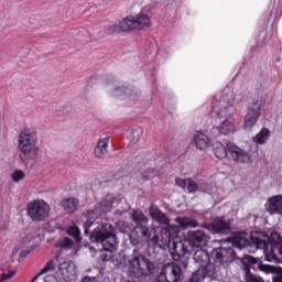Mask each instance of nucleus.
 <instances>
[{
  "label": "nucleus",
  "mask_w": 282,
  "mask_h": 282,
  "mask_svg": "<svg viewBox=\"0 0 282 282\" xmlns=\"http://www.w3.org/2000/svg\"><path fill=\"white\" fill-rule=\"evenodd\" d=\"M26 215L31 221H45L50 217V204L43 199H34L26 204Z\"/></svg>",
  "instance_id": "13"
},
{
  "label": "nucleus",
  "mask_w": 282,
  "mask_h": 282,
  "mask_svg": "<svg viewBox=\"0 0 282 282\" xmlns=\"http://www.w3.org/2000/svg\"><path fill=\"white\" fill-rule=\"evenodd\" d=\"M82 282H98V278L85 276Z\"/></svg>",
  "instance_id": "40"
},
{
  "label": "nucleus",
  "mask_w": 282,
  "mask_h": 282,
  "mask_svg": "<svg viewBox=\"0 0 282 282\" xmlns=\"http://www.w3.org/2000/svg\"><path fill=\"white\" fill-rule=\"evenodd\" d=\"M37 280H39V279H36V276H34L31 282H36Z\"/></svg>",
  "instance_id": "46"
},
{
  "label": "nucleus",
  "mask_w": 282,
  "mask_h": 282,
  "mask_svg": "<svg viewBox=\"0 0 282 282\" xmlns=\"http://www.w3.org/2000/svg\"><path fill=\"white\" fill-rule=\"evenodd\" d=\"M200 227L213 232V235H230L232 230L230 228V221H227L224 216L215 218L212 224L205 223Z\"/></svg>",
  "instance_id": "15"
},
{
  "label": "nucleus",
  "mask_w": 282,
  "mask_h": 282,
  "mask_svg": "<svg viewBox=\"0 0 282 282\" xmlns=\"http://www.w3.org/2000/svg\"><path fill=\"white\" fill-rule=\"evenodd\" d=\"M109 138H105L98 141L95 148V155L96 158H102L107 153V149L109 147Z\"/></svg>",
  "instance_id": "28"
},
{
  "label": "nucleus",
  "mask_w": 282,
  "mask_h": 282,
  "mask_svg": "<svg viewBox=\"0 0 282 282\" xmlns=\"http://www.w3.org/2000/svg\"><path fill=\"white\" fill-rule=\"evenodd\" d=\"M242 263L245 267L246 282H263V279L250 272L253 265H257L260 272H264V274H274V272H276V269L273 265L263 264L259 258H254L252 256H246L242 258Z\"/></svg>",
  "instance_id": "11"
},
{
  "label": "nucleus",
  "mask_w": 282,
  "mask_h": 282,
  "mask_svg": "<svg viewBox=\"0 0 282 282\" xmlns=\"http://www.w3.org/2000/svg\"><path fill=\"white\" fill-rule=\"evenodd\" d=\"M177 263H172L167 267V270H170L169 275L166 273L162 272L158 278L156 282H180V279H182V263L181 261H176Z\"/></svg>",
  "instance_id": "19"
},
{
  "label": "nucleus",
  "mask_w": 282,
  "mask_h": 282,
  "mask_svg": "<svg viewBox=\"0 0 282 282\" xmlns=\"http://www.w3.org/2000/svg\"><path fill=\"white\" fill-rule=\"evenodd\" d=\"M79 204L80 203L78 202V198H76V197L65 198L62 202L63 209L68 215H72V213H76V210H78Z\"/></svg>",
  "instance_id": "24"
},
{
  "label": "nucleus",
  "mask_w": 282,
  "mask_h": 282,
  "mask_svg": "<svg viewBox=\"0 0 282 282\" xmlns=\"http://www.w3.org/2000/svg\"><path fill=\"white\" fill-rule=\"evenodd\" d=\"M170 232V241L165 245L171 253L173 261H181L183 270L188 268V256L193 252V245L188 238L180 237V226L170 225L167 227Z\"/></svg>",
  "instance_id": "4"
},
{
  "label": "nucleus",
  "mask_w": 282,
  "mask_h": 282,
  "mask_svg": "<svg viewBox=\"0 0 282 282\" xmlns=\"http://www.w3.org/2000/svg\"><path fill=\"white\" fill-rule=\"evenodd\" d=\"M66 232L67 235H69V237L74 238L77 243H80V241H83V237L80 236V229L78 228V226L72 225Z\"/></svg>",
  "instance_id": "32"
},
{
  "label": "nucleus",
  "mask_w": 282,
  "mask_h": 282,
  "mask_svg": "<svg viewBox=\"0 0 282 282\" xmlns=\"http://www.w3.org/2000/svg\"><path fill=\"white\" fill-rule=\"evenodd\" d=\"M93 230L88 229L89 239L93 243H101L105 252H116L118 246V236L116 228L109 223L96 224L93 223Z\"/></svg>",
  "instance_id": "5"
},
{
  "label": "nucleus",
  "mask_w": 282,
  "mask_h": 282,
  "mask_svg": "<svg viewBox=\"0 0 282 282\" xmlns=\"http://www.w3.org/2000/svg\"><path fill=\"white\" fill-rule=\"evenodd\" d=\"M164 100H175V94L169 91L167 95L163 97Z\"/></svg>",
  "instance_id": "39"
},
{
  "label": "nucleus",
  "mask_w": 282,
  "mask_h": 282,
  "mask_svg": "<svg viewBox=\"0 0 282 282\" xmlns=\"http://www.w3.org/2000/svg\"><path fill=\"white\" fill-rule=\"evenodd\" d=\"M262 109H265V97L263 96V90H259L247 107L242 123L245 131H252V129L257 127V122H259L261 118Z\"/></svg>",
  "instance_id": "9"
},
{
  "label": "nucleus",
  "mask_w": 282,
  "mask_h": 282,
  "mask_svg": "<svg viewBox=\"0 0 282 282\" xmlns=\"http://www.w3.org/2000/svg\"><path fill=\"white\" fill-rule=\"evenodd\" d=\"M273 282H282V275L281 274H275L272 276Z\"/></svg>",
  "instance_id": "41"
},
{
  "label": "nucleus",
  "mask_w": 282,
  "mask_h": 282,
  "mask_svg": "<svg viewBox=\"0 0 282 282\" xmlns=\"http://www.w3.org/2000/svg\"><path fill=\"white\" fill-rule=\"evenodd\" d=\"M28 254H30V251L24 250V251H22V252L20 253V257H21V259H25V257H28Z\"/></svg>",
  "instance_id": "43"
},
{
  "label": "nucleus",
  "mask_w": 282,
  "mask_h": 282,
  "mask_svg": "<svg viewBox=\"0 0 282 282\" xmlns=\"http://www.w3.org/2000/svg\"><path fill=\"white\" fill-rule=\"evenodd\" d=\"M270 17H279V11H276V9H273V10L270 12Z\"/></svg>",
  "instance_id": "44"
},
{
  "label": "nucleus",
  "mask_w": 282,
  "mask_h": 282,
  "mask_svg": "<svg viewBox=\"0 0 282 282\" xmlns=\"http://www.w3.org/2000/svg\"><path fill=\"white\" fill-rule=\"evenodd\" d=\"M254 149L257 150V145H254Z\"/></svg>",
  "instance_id": "47"
},
{
  "label": "nucleus",
  "mask_w": 282,
  "mask_h": 282,
  "mask_svg": "<svg viewBox=\"0 0 282 282\" xmlns=\"http://www.w3.org/2000/svg\"><path fill=\"white\" fill-rule=\"evenodd\" d=\"M132 220L137 226H142V224H149V218L145 217L144 213L140 209H135L132 212Z\"/></svg>",
  "instance_id": "30"
},
{
  "label": "nucleus",
  "mask_w": 282,
  "mask_h": 282,
  "mask_svg": "<svg viewBox=\"0 0 282 282\" xmlns=\"http://www.w3.org/2000/svg\"><path fill=\"white\" fill-rule=\"evenodd\" d=\"M251 242L258 250H267L264 261L269 263H282V237L278 231L269 236L264 231H252ZM268 246H270L268 250Z\"/></svg>",
  "instance_id": "3"
},
{
  "label": "nucleus",
  "mask_w": 282,
  "mask_h": 282,
  "mask_svg": "<svg viewBox=\"0 0 282 282\" xmlns=\"http://www.w3.org/2000/svg\"><path fill=\"white\" fill-rule=\"evenodd\" d=\"M144 180H151V177H155V172L151 169L148 173L143 174Z\"/></svg>",
  "instance_id": "38"
},
{
  "label": "nucleus",
  "mask_w": 282,
  "mask_h": 282,
  "mask_svg": "<svg viewBox=\"0 0 282 282\" xmlns=\"http://www.w3.org/2000/svg\"><path fill=\"white\" fill-rule=\"evenodd\" d=\"M76 275V269L72 262H63L58 265V270L55 272L54 275H51L53 282H67L72 276Z\"/></svg>",
  "instance_id": "17"
},
{
  "label": "nucleus",
  "mask_w": 282,
  "mask_h": 282,
  "mask_svg": "<svg viewBox=\"0 0 282 282\" xmlns=\"http://www.w3.org/2000/svg\"><path fill=\"white\" fill-rule=\"evenodd\" d=\"M11 180L14 182H21V180H25V173L21 170H14L11 174Z\"/></svg>",
  "instance_id": "34"
},
{
  "label": "nucleus",
  "mask_w": 282,
  "mask_h": 282,
  "mask_svg": "<svg viewBox=\"0 0 282 282\" xmlns=\"http://www.w3.org/2000/svg\"><path fill=\"white\" fill-rule=\"evenodd\" d=\"M108 252H109V254H107V253H101L100 254V260L101 261H111V257H112L111 253L112 252L111 251H108Z\"/></svg>",
  "instance_id": "37"
},
{
  "label": "nucleus",
  "mask_w": 282,
  "mask_h": 282,
  "mask_svg": "<svg viewBox=\"0 0 282 282\" xmlns=\"http://www.w3.org/2000/svg\"><path fill=\"white\" fill-rule=\"evenodd\" d=\"M227 241H229V243H232V246H235L236 248H239V250H243V248H246L250 243V240H248V238H243L240 236H234L232 238L228 237Z\"/></svg>",
  "instance_id": "29"
},
{
  "label": "nucleus",
  "mask_w": 282,
  "mask_h": 282,
  "mask_svg": "<svg viewBox=\"0 0 282 282\" xmlns=\"http://www.w3.org/2000/svg\"><path fill=\"white\" fill-rule=\"evenodd\" d=\"M124 19L120 20L117 24H110L104 28L106 34H118L120 32H129V29H124Z\"/></svg>",
  "instance_id": "27"
},
{
  "label": "nucleus",
  "mask_w": 282,
  "mask_h": 282,
  "mask_svg": "<svg viewBox=\"0 0 282 282\" xmlns=\"http://www.w3.org/2000/svg\"><path fill=\"white\" fill-rule=\"evenodd\" d=\"M113 83H116V79H113V77H108V82L106 83V85L110 86Z\"/></svg>",
  "instance_id": "45"
},
{
  "label": "nucleus",
  "mask_w": 282,
  "mask_h": 282,
  "mask_svg": "<svg viewBox=\"0 0 282 282\" xmlns=\"http://www.w3.org/2000/svg\"><path fill=\"white\" fill-rule=\"evenodd\" d=\"M14 274H17V271H9L8 273H2L0 282H4L8 281L9 279H12Z\"/></svg>",
  "instance_id": "36"
},
{
  "label": "nucleus",
  "mask_w": 282,
  "mask_h": 282,
  "mask_svg": "<svg viewBox=\"0 0 282 282\" xmlns=\"http://www.w3.org/2000/svg\"><path fill=\"white\" fill-rule=\"evenodd\" d=\"M209 239L210 238L208 237V235H206V232H204V230L189 231L187 238L193 251H195V248L199 249L204 248V246H207Z\"/></svg>",
  "instance_id": "20"
},
{
  "label": "nucleus",
  "mask_w": 282,
  "mask_h": 282,
  "mask_svg": "<svg viewBox=\"0 0 282 282\" xmlns=\"http://www.w3.org/2000/svg\"><path fill=\"white\" fill-rule=\"evenodd\" d=\"M116 198L112 196H107L104 200L96 205L93 210H89L86 215V223L84 225L85 235H89V228L94 226V221L98 219V217H102L106 213H111V208L113 207V202Z\"/></svg>",
  "instance_id": "12"
},
{
  "label": "nucleus",
  "mask_w": 282,
  "mask_h": 282,
  "mask_svg": "<svg viewBox=\"0 0 282 282\" xmlns=\"http://www.w3.org/2000/svg\"><path fill=\"white\" fill-rule=\"evenodd\" d=\"M58 265V256L55 259L50 260L44 268L35 275V279L43 276V274H50V272H56Z\"/></svg>",
  "instance_id": "26"
},
{
  "label": "nucleus",
  "mask_w": 282,
  "mask_h": 282,
  "mask_svg": "<svg viewBox=\"0 0 282 282\" xmlns=\"http://www.w3.org/2000/svg\"><path fill=\"white\" fill-rule=\"evenodd\" d=\"M132 243H141L142 246H151L158 248H166V243L171 241V231L169 227H149L147 225H137L130 234Z\"/></svg>",
  "instance_id": "2"
},
{
  "label": "nucleus",
  "mask_w": 282,
  "mask_h": 282,
  "mask_svg": "<svg viewBox=\"0 0 282 282\" xmlns=\"http://www.w3.org/2000/svg\"><path fill=\"white\" fill-rule=\"evenodd\" d=\"M155 263L142 254H132L128 260V272L134 279L151 276V274H155Z\"/></svg>",
  "instance_id": "10"
},
{
  "label": "nucleus",
  "mask_w": 282,
  "mask_h": 282,
  "mask_svg": "<svg viewBox=\"0 0 282 282\" xmlns=\"http://www.w3.org/2000/svg\"><path fill=\"white\" fill-rule=\"evenodd\" d=\"M270 138V130L268 128H263L256 137L253 141L256 144H265Z\"/></svg>",
  "instance_id": "31"
},
{
  "label": "nucleus",
  "mask_w": 282,
  "mask_h": 282,
  "mask_svg": "<svg viewBox=\"0 0 282 282\" xmlns=\"http://www.w3.org/2000/svg\"><path fill=\"white\" fill-rule=\"evenodd\" d=\"M43 282H54V279H52V274L46 275Z\"/></svg>",
  "instance_id": "42"
},
{
  "label": "nucleus",
  "mask_w": 282,
  "mask_h": 282,
  "mask_svg": "<svg viewBox=\"0 0 282 282\" xmlns=\"http://www.w3.org/2000/svg\"><path fill=\"white\" fill-rule=\"evenodd\" d=\"M264 207L269 215H282V195L269 197Z\"/></svg>",
  "instance_id": "21"
},
{
  "label": "nucleus",
  "mask_w": 282,
  "mask_h": 282,
  "mask_svg": "<svg viewBox=\"0 0 282 282\" xmlns=\"http://www.w3.org/2000/svg\"><path fill=\"white\" fill-rule=\"evenodd\" d=\"M39 135L32 129H24L20 131L18 137L19 158L22 162H28L39 155Z\"/></svg>",
  "instance_id": "6"
},
{
  "label": "nucleus",
  "mask_w": 282,
  "mask_h": 282,
  "mask_svg": "<svg viewBox=\"0 0 282 282\" xmlns=\"http://www.w3.org/2000/svg\"><path fill=\"white\" fill-rule=\"evenodd\" d=\"M149 213L150 217L161 226H165V228L173 226V224H169L170 220L169 217H166V214L162 213L158 207H151Z\"/></svg>",
  "instance_id": "23"
},
{
  "label": "nucleus",
  "mask_w": 282,
  "mask_h": 282,
  "mask_svg": "<svg viewBox=\"0 0 282 282\" xmlns=\"http://www.w3.org/2000/svg\"><path fill=\"white\" fill-rule=\"evenodd\" d=\"M194 261L198 270L192 273L189 282H202L206 276H215V264L210 262V254L204 250V247L194 250Z\"/></svg>",
  "instance_id": "7"
},
{
  "label": "nucleus",
  "mask_w": 282,
  "mask_h": 282,
  "mask_svg": "<svg viewBox=\"0 0 282 282\" xmlns=\"http://www.w3.org/2000/svg\"><path fill=\"white\" fill-rule=\"evenodd\" d=\"M175 184L176 186H180V188H183V191H187V193H195L200 191L202 193H208L209 195L213 194V189L208 184L198 185L191 178L176 177Z\"/></svg>",
  "instance_id": "16"
},
{
  "label": "nucleus",
  "mask_w": 282,
  "mask_h": 282,
  "mask_svg": "<svg viewBox=\"0 0 282 282\" xmlns=\"http://www.w3.org/2000/svg\"><path fill=\"white\" fill-rule=\"evenodd\" d=\"M55 247L63 248L64 250H72L74 248V240H72V238L65 237L58 240L55 243Z\"/></svg>",
  "instance_id": "33"
},
{
  "label": "nucleus",
  "mask_w": 282,
  "mask_h": 282,
  "mask_svg": "<svg viewBox=\"0 0 282 282\" xmlns=\"http://www.w3.org/2000/svg\"><path fill=\"white\" fill-rule=\"evenodd\" d=\"M147 74H148V76H151L150 80H151L153 87H155V78L158 77V70L154 67H152V69L149 70Z\"/></svg>",
  "instance_id": "35"
},
{
  "label": "nucleus",
  "mask_w": 282,
  "mask_h": 282,
  "mask_svg": "<svg viewBox=\"0 0 282 282\" xmlns=\"http://www.w3.org/2000/svg\"><path fill=\"white\" fill-rule=\"evenodd\" d=\"M245 100L246 95L235 94L230 88H226L220 95H217L213 100L210 110L212 124L205 129V133L202 131L194 132L196 149L204 151L210 147V140H215L219 135L235 133L237 128L232 119L237 116V106Z\"/></svg>",
  "instance_id": "1"
},
{
  "label": "nucleus",
  "mask_w": 282,
  "mask_h": 282,
  "mask_svg": "<svg viewBox=\"0 0 282 282\" xmlns=\"http://www.w3.org/2000/svg\"><path fill=\"white\" fill-rule=\"evenodd\" d=\"M175 221L183 229L197 228V226H199V223H197V220L193 217H176Z\"/></svg>",
  "instance_id": "25"
},
{
  "label": "nucleus",
  "mask_w": 282,
  "mask_h": 282,
  "mask_svg": "<svg viewBox=\"0 0 282 282\" xmlns=\"http://www.w3.org/2000/svg\"><path fill=\"white\" fill-rule=\"evenodd\" d=\"M151 25V18L148 14H139L123 18V30L133 32V30H144Z\"/></svg>",
  "instance_id": "14"
},
{
  "label": "nucleus",
  "mask_w": 282,
  "mask_h": 282,
  "mask_svg": "<svg viewBox=\"0 0 282 282\" xmlns=\"http://www.w3.org/2000/svg\"><path fill=\"white\" fill-rule=\"evenodd\" d=\"M110 96L120 98L121 100H124L126 98H131L133 100L134 98H138V89L124 86L117 87L110 93Z\"/></svg>",
  "instance_id": "22"
},
{
  "label": "nucleus",
  "mask_w": 282,
  "mask_h": 282,
  "mask_svg": "<svg viewBox=\"0 0 282 282\" xmlns=\"http://www.w3.org/2000/svg\"><path fill=\"white\" fill-rule=\"evenodd\" d=\"M212 259L217 263H232L235 261V249L231 247H218L212 251Z\"/></svg>",
  "instance_id": "18"
},
{
  "label": "nucleus",
  "mask_w": 282,
  "mask_h": 282,
  "mask_svg": "<svg viewBox=\"0 0 282 282\" xmlns=\"http://www.w3.org/2000/svg\"><path fill=\"white\" fill-rule=\"evenodd\" d=\"M213 152L217 160H224L228 158V153L237 164H248L251 162L250 154L242 150L241 148L237 147L236 144H229L227 148L224 143L216 141L212 143Z\"/></svg>",
  "instance_id": "8"
}]
</instances>
